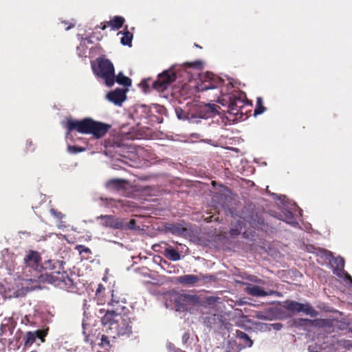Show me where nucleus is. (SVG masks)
I'll return each instance as SVG.
<instances>
[{"label": "nucleus", "instance_id": "1", "mask_svg": "<svg viewBox=\"0 0 352 352\" xmlns=\"http://www.w3.org/2000/svg\"><path fill=\"white\" fill-rule=\"evenodd\" d=\"M124 307L118 306L116 310H107L101 317V322L106 328L110 331L111 336H127L132 333V321L131 318L124 311Z\"/></svg>", "mask_w": 352, "mask_h": 352}, {"label": "nucleus", "instance_id": "2", "mask_svg": "<svg viewBox=\"0 0 352 352\" xmlns=\"http://www.w3.org/2000/svg\"><path fill=\"white\" fill-rule=\"evenodd\" d=\"M65 127L67 129L66 138H69L70 133L76 131L80 133H90L98 139L104 136L109 129V125L94 121L89 118L82 120L69 119Z\"/></svg>", "mask_w": 352, "mask_h": 352}, {"label": "nucleus", "instance_id": "3", "mask_svg": "<svg viewBox=\"0 0 352 352\" xmlns=\"http://www.w3.org/2000/svg\"><path fill=\"white\" fill-rule=\"evenodd\" d=\"M199 78L197 81L190 80L188 84H184L181 90V94L190 97L198 91H203L217 87L222 82V80L210 72L197 74Z\"/></svg>", "mask_w": 352, "mask_h": 352}, {"label": "nucleus", "instance_id": "4", "mask_svg": "<svg viewBox=\"0 0 352 352\" xmlns=\"http://www.w3.org/2000/svg\"><path fill=\"white\" fill-rule=\"evenodd\" d=\"M94 74L104 80L108 87H111L115 82L114 67L108 59L99 58L97 64H92Z\"/></svg>", "mask_w": 352, "mask_h": 352}, {"label": "nucleus", "instance_id": "5", "mask_svg": "<svg viewBox=\"0 0 352 352\" xmlns=\"http://www.w3.org/2000/svg\"><path fill=\"white\" fill-rule=\"evenodd\" d=\"M170 301L175 303V309L177 311L190 310L192 305L199 303L197 296L186 294L173 293L169 296Z\"/></svg>", "mask_w": 352, "mask_h": 352}, {"label": "nucleus", "instance_id": "6", "mask_svg": "<svg viewBox=\"0 0 352 352\" xmlns=\"http://www.w3.org/2000/svg\"><path fill=\"white\" fill-rule=\"evenodd\" d=\"M283 307L292 314L303 312L311 317H315L317 315V311L309 303H300L294 300H286L283 302Z\"/></svg>", "mask_w": 352, "mask_h": 352}, {"label": "nucleus", "instance_id": "7", "mask_svg": "<svg viewBox=\"0 0 352 352\" xmlns=\"http://www.w3.org/2000/svg\"><path fill=\"white\" fill-rule=\"evenodd\" d=\"M26 267H30L33 270L35 274L34 278H29L27 280L30 281H37L38 279H43V276H38V274L40 272L42 267L40 264V256L38 252L32 251L30 252L24 258Z\"/></svg>", "mask_w": 352, "mask_h": 352}, {"label": "nucleus", "instance_id": "8", "mask_svg": "<svg viewBox=\"0 0 352 352\" xmlns=\"http://www.w3.org/2000/svg\"><path fill=\"white\" fill-rule=\"evenodd\" d=\"M175 78V74L173 71H166L158 76L157 80L153 83V87L159 91H162L166 89Z\"/></svg>", "mask_w": 352, "mask_h": 352}, {"label": "nucleus", "instance_id": "9", "mask_svg": "<svg viewBox=\"0 0 352 352\" xmlns=\"http://www.w3.org/2000/svg\"><path fill=\"white\" fill-rule=\"evenodd\" d=\"M334 263L337 267L334 270V274L343 279L344 282L352 289V278L344 271V261L342 257L334 258Z\"/></svg>", "mask_w": 352, "mask_h": 352}, {"label": "nucleus", "instance_id": "10", "mask_svg": "<svg viewBox=\"0 0 352 352\" xmlns=\"http://www.w3.org/2000/svg\"><path fill=\"white\" fill-rule=\"evenodd\" d=\"M46 280L51 283L61 287V283L68 285L72 283V280L65 272H56L55 274H46Z\"/></svg>", "mask_w": 352, "mask_h": 352}, {"label": "nucleus", "instance_id": "11", "mask_svg": "<svg viewBox=\"0 0 352 352\" xmlns=\"http://www.w3.org/2000/svg\"><path fill=\"white\" fill-rule=\"evenodd\" d=\"M106 98L115 105L121 106L126 100V91L120 89H115L113 91L109 92L106 95Z\"/></svg>", "mask_w": 352, "mask_h": 352}, {"label": "nucleus", "instance_id": "12", "mask_svg": "<svg viewBox=\"0 0 352 352\" xmlns=\"http://www.w3.org/2000/svg\"><path fill=\"white\" fill-rule=\"evenodd\" d=\"M86 341L89 342L91 345L96 344L97 341H99L98 344L103 348H109L110 347V342L109 337L104 334L98 333L97 336L95 335H87L86 336Z\"/></svg>", "mask_w": 352, "mask_h": 352}, {"label": "nucleus", "instance_id": "13", "mask_svg": "<svg viewBox=\"0 0 352 352\" xmlns=\"http://www.w3.org/2000/svg\"><path fill=\"white\" fill-rule=\"evenodd\" d=\"M217 106L215 104H204L199 107L197 115H194L199 118L208 119L217 113Z\"/></svg>", "mask_w": 352, "mask_h": 352}, {"label": "nucleus", "instance_id": "14", "mask_svg": "<svg viewBox=\"0 0 352 352\" xmlns=\"http://www.w3.org/2000/svg\"><path fill=\"white\" fill-rule=\"evenodd\" d=\"M98 219H101V224L104 226L111 227L116 229H123L125 227L123 221L119 219L115 218L113 216H100L98 217Z\"/></svg>", "mask_w": 352, "mask_h": 352}, {"label": "nucleus", "instance_id": "15", "mask_svg": "<svg viewBox=\"0 0 352 352\" xmlns=\"http://www.w3.org/2000/svg\"><path fill=\"white\" fill-rule=\"evenodd\" d=\"M46 333L43 331H28L26 333L24 338V344L25 346H30L36 339H40L41 342H44V337Z\"/></svg>", "mask_w": 352, "mask_h": 352}, {"label": "nucleus", "instance_id": "16", "mask_svg": "<svg viewBox=\"0 0 352 352\" xmlns=\"http://www.w3.org/2000/svg\"><path fill=\"white\" fill-rule=\"evenodd\" d=\"M148 116V108L146 106H139L136 107L132 118L134 120H138L137 125H141L142 122L146 123V120Z\"/></svg>", "mask_w": 352, "mask_h": 352}, {"label": "nucleus", "instance_id": "17", "mask_svg": "<svg viewBox=\"0 0 352 352\" xmlns=\"http://www.w3.org/2000/svg\"><path fill=\"white\" fill-rule=\"evenodd\" d=\"M247 292L254 296H266L269 295H272L276 294L275 292L272 290H270L268 292L264 291L263 289H261L258 285H249L246 287Z\"/></svg>", "mask_w": 352, "mask_h": 352}, {"label": "nucleus", "instance_id": "18", "mask_svg": "<svg viewBox=\"0 0 352 352\" xmlns=\"http://www.w3.org/2000/svg\"><path fill=\"white\" fill-rule=\"evenodd\" d=\"M124 22V19L120 16H114L111 20L105 23H101L100 28L104 30L107 26H110L112 30L120 28Z\"/></svg>", "mask_w": 352, "mask_h": 352}, {"label": "nucleus", "instance_id": "19", "mask_svg": "<svg viewBox=\"0 0 352 352\" xmlns=\"http://www.w3.org/2000/svg\"><path fill=\"white\" fill-rule=\"evenodd\" d=\"M218 102L221 103L222 105L226 106L227 104L230 105L232 108L241 107L243 106V100L241 98H234L231 96H226V98L219 99Z\"/></svg>", "mask_w": 352, "mask_h": 352}, {"label": "nucleus", "instance_id": "20", "mask_svg": "<svg viewBox=\"0 0 352 352\" xmlns=\"http://www.w3.org/2000/svg\"><path fill=\"white\" fill-rule=\"evenodd\" d=\"M199 278L192 274H187L182 276H179L177 278V281L180 284L183 285H193L195 284L198 280Z\"/></svg>", "mask_w": 352, "mask_h": 352}, {"label": "nucleus", "instance_id": "21", "mask_svg": "<svg viewBox=\"0 0 352 352\" xmlns=\"http://www.w3.org/2000/svg\"><path fill=\"white\" fill-rule=\"evenodd\" d=\"M118 34H122V36L120 38L121 43L123 45H131V41L133 39V34L129 31H125L124 32H119Z\"/></svg>", "mask_w": 352, "mask_h": 352}, {"label": "nucleus", "instance_id": "22", "mask_svg": "<svg viewBox=\"0 0 352 352\" xmlns=\"http://www.w3.org/2000/svg\"><path fill=\"white\" fill-rule=\"evenodd\" d=\"M115 81L126 87H129L131 85V79L124 76L122 73H119L118 76H115Z\"/></svg>", "mask_w": 352, "mask_h": 352}, {"label": "nucleus", "instance_id": "23", "mask_svg": "<svg viewBox=\"0 0 352 352\" xmlns=\"http://www.w3.org/2000/svg\"><path fill=\"white\" fill-rule=\"evenodd\" d=\"M176 113H177V118L179 119H187L190 122H192V123L198 122L197 120V117L195 116L194 114L191 113V114H188L187 116H184V112L182 109H177L176 110Z\"/></svg>", "mask_w": 352, "mask_h": 352}, {"label": "nucleus", "instance_id": "24", "mask_svg": "<svg viewBox=\"0 0 352 352\" xmlns=\"http://www.w3.org/2000/svg\"><path fill=\"white\" fill-rule=\"evenodd\" d=\"M166 256L172 261H178L181 258L180 254L176 250L170 248L166 249Z\"/></svg>", "mask_w": 352, "mask_h": 352}, {"label": "nucleus", "instance_id": "25", "mask_svg": "<svg viewBox=\"0 0 352 352\" xmlns=\"http://www.w3.org/2000/svg\"><path fill=\"white\" fill-rule=\"evenodd\" d=\"M280 219L289 224H292L294 226L296 224V222L294 219L293 214L289 211H287L286 212H285L283 215L280 216Z\"/></svg>", "mask_w": 352, "mask_h": 352}, {"label": "nucleus", "instance_id": "26", "mask_svg": "<svg viewBox=\"0 0 352 352\" xmlns=\"http://www.w3.org/2000/svg\"><path fill=\"white\" fill-rule=\"evenodd\" d=\"M265 111V108L263 106V100L261 98H257L256 105L254 109V115H259Z\"/></svg>", "mask_w": 352, "mask_h": 352}, {"label": "nucleus", "instance_id": "27", "mask_svg": "<svg viewBox=\"0 0 352 352\" xmlns=\"http://www.w3.org/2000/svg\"><path fill=\"white\" fill-rule=\"evenodd\" d=\"M317 255L319 256L321 258L324 257L327 260H328L329 262L331 261L332 259V253L329 251H327L324 249H318L317 252Z\"/></svg>", "mask_w": 352, "mask_h": 352}, {"label": "nucleus", "instance_id": "28", "mask_svg": "<svg viewBox=\"0 0 352 352\" xmlns=\"http://www.w3.org/2000/svg\"><path fill=\"white\" fill-rule=\"evenodd\" d=\"M351 346V344L349 343V341L344 340H340L336 342L333 344V348H336V349H340V348H349Z\"/></svg>", "mask_w": 352, "mask_h": 352}, {"label": "nucleus", "instance_id": "29", "mask_svg": "<svg viewBox=\"0 0 352 352\" xmlns=\"http://www.w3.org/2000/svg\"><path fill=\"white\" fill-rule=\"evenodd\" d=\"M104 289V287L99 284L98 286V289L96 290V295L97 296V298H98V302L99 304H103L104 303V301L102 300V299H100V295H101V292Z\"/></svg>", "mask_w": 352, "mask_h": 352}, {"label": "nucleus", "instance_id": "30", "mask_svg": "<svg viewBox=\"0 0 352 352\" xmlns=\"http://www.w3.org/2000/svg\"><path fill=\"white\" fill-rule=\"evenodd\" d=\"M67 151L70 153L75 154V153H77L79 152H82V151H85V149L80 148V147H77L76 146H69L67 147Z\"/></svg>", "mask_w": 352, "mask_h": 352}, {"label": "nucleus", "instance_id": "31", "mask_svg": "<svg viewBox=\"0 0 352 352\" xmlns=\"http://www.w3.org/2000/svg\"><path fill=\"white\" fill-rule=\"evenodd\" d=\"M124 225L125 226V227L122 229H126V228H129V229H131V230H133V229H135V221L134 219H131L129 222H127V223H125V222H123Z\"/></svg>", "mask_w": 352, "mask_h": 352}, {"label": "nucleus", "instance_id": "32", "mask_svg": "<svg viewBox=\"0 0 352 352\" xmlns=\"http://www.w3.org/2000/svg\"><path fill=\"white\" fill-rule=\"evenodd\" d=\"M239 336H240L241 338H242L244 340L247 341V342H248L247 344H248V346H251L252 345V341L250 340V338H249V336L246 333L241 332Z\"/></svg>", "mask_w": 352, "mask_h": 352}, {"label": "nucleus", "instance_id": "33", "mask_svg": "<svg viewBox=\"0 0 352 352\" xmlns=\"http://www.w3.org/2000/svg\"><path fill=\"white\" fill-rule=\"evenodd\" d=\"M120 182H121V181L119 179H112V180L109 181L107 184V185L109 187H111V186L118 187L120 186Z\"/></svg>", "mask_w": 352, "mask_h": 352}, {"label": "nucleus", "instance_id": "34", "mask_svg": "<svg viewBox=\"0 0 352 352\" xmlns=\"http://www.w3.org/2000/svg\"><path fill=\"white\" fill-rule=\"evenodd\" d=\"M309 351H310V352H336V351H333L332 349H331V348H327V346L322 347L320 351H318V350L313 351V350L311 349V346H309Z\"/></svg>", "mask_w": 352, "mask_h": 352}, {"label": "nucleus", "instance_id": "35", "mask_svg": "<svg viewBox=\"0 0 352 352\" xmlns=\"http://www.w3.org/2000/svg\"><path fill=\"white\" fill-rule=\"evenodd\" d=\"M50 213L52 215H53L54 217L58 219H60L63 217V214L61 212H57L56 210L53 208L50 210Z\"/></svg>", "mask_w": 352, "mask_h": 352}, {"label": "nucleus", "instance_id": "36", "mask_svg": "<svg viewBox=\"0 0 352 352\" xmlns=\"http://www.w3.org/2000/svg\"><path fill=\"white\" fill-rule=\"evenodd\" d=\"M76 248L78 250L80 253L82 252H89V249L83 246V245H78L76 247Z\"/></svg>", "mask_w": 352, "mask_h": 352}, {"label": "nucleus", "instance_id": "37", "mask_svg": "<svg viewBox=\"0 0 352 352\" xmlns=\"http://www.w3.org/2000/svg\"><path fill=\"white\" fill-rule=\"evenodd\" d=\"M271 326L276 331L280 330L283 327V324L280 323L272 324Z\"/></svg>", "mask_w": 352, "mask_h": 352}, {"label": "nucleus", "instance_id": "38", "mask_svg": "<svg viewBox=\"0 0 352 352\" xmlns=\"http://www.w3.org/2000/svg\"><path fill=\"white\" fill-rule=\"evenodd\" d=\"M242 232V228L240 227V230H231V234H240L241 232Z\"/></svg>", "mask_w": 352, "mask_h": 352}, {"label": "nucleus", "instance_id": "39", "mask_svg": "<svg viewBox=\"0 0 352 352\" xmlns=\"http://www.w3.org/2000/svg\"><path fill=\"white\" fill-rule=\"evenodd\" d=\"M189 66H193L195 69H197L199 65H200V63L199 62H195L194 63H192V64H188Z\"/></svg>", "mask_w": 352, "mask_h": 352}, {"label": "nucleus", "instance_id": "40", "mask_svg": "<svg viewBox=\"0 0 352 352\" xmlns=\"http://www.w3.org/2000/svg\"><path fill=\"white\" fill-rule=\"evenodd\" d=\"M74 26V23H71L69 26H67L65 30H69V29H71L72 28H73Z\"/></svg>", "mask_w": 352, "mask_h": 352}, {"label": "nucleus", "instance_id": "41", "mask_svg": "<svg viewBox=\"0 0 352 352\" xmlns=\"http://www.w3.org/2000/svg\"><path fill=\"white\" fill-rule=\"evenodd\" d=\"M82 328H83V333L85 334L86 333V327L84 323H82Z\"/></svg>", "mask_w": 352, "mask_h": 352}, {"label": "nucleus", "instance_id": "42", "mask_svg": "<svg viewBox=\"0 0 352 352\" xmlns=\"http://www.w3.org/2000/svg\"><path fill=\"white\" fill-rule=\"evenodd\" d=\"M58 227L60 228V229H63V228H65V226H63L62 223H60L58 225Z\"/></svg>", "mask_w": 352, "mask_h": 352}, {"label": "nucleus", "instance_id": "43", "mask_svg": "<svg viewBox=\"0 0 352 352\" xmlns=\"http://www.w3.org/2000/svg\"><path fill=\"white\" fill-rule=\"evenodd\" d=\"M173 347V346L171 344H168V348L169 349H171Z\"/></svg>", "mask_w": 352, "mask_h": 352}, {"label": "nucleus", "instance_id": "44", "mask_svg": "<svg viewBox=\"0 0 352 352\" xmlns=\"http://www.w3.org/2000/svg\"><path fill=\"white\" fill-rule=\"evenodd\" d=\"M102 313H103L102 309H100V310H99V314H102Z\"/></svg>", "mask_w": 352, "mask_h": 352}, {"label": "nucleus", "instance_id": "45", "mask_svg": "<svg viewBox=\"0 0 352 352\" xmlns=\"http://www.w3.org/2000/svg\"><path fill=\"white\" fill-rule=\"evenodd\" d=\"M169 306H170V305H168V303H166V307H169Z\"/></svg>", "mask_w": 352, "mask_h": 352}]
</instances>
